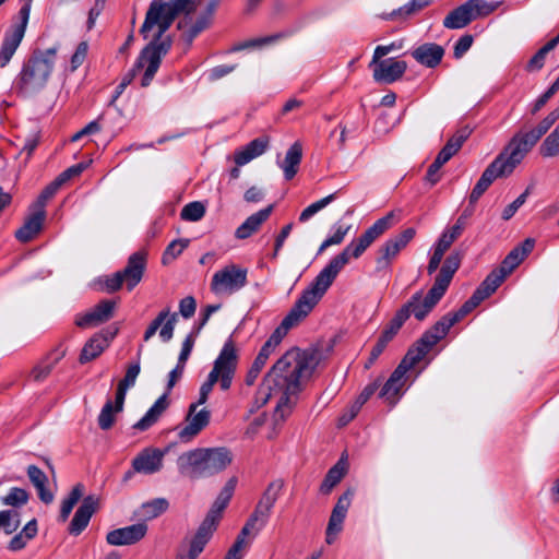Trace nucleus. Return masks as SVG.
Here are the masks:
<instances>
[{"label": "nucleus", "instance_id": "obj_42", "mask_svg": "<svg viewBox=\"0 0 559 559\" xmlns=\"http://www.w3.org/2000/svg\"><path fill=\"white\" fill-rule=\"evenodd\" d=\"M469 8L473 13L474 20L478 17H486L495 12L500 5L503 4V1H491L488 2L486 0H467Z\"/></svg>", "mask_w": 559, "mask_h": 559}, {"label": "nucleus", "instance_id": "obj_59", "mask_svg": "<svg viewBox=\"0 0 559 559\" xmlns=\"http://www.w3.org/2000/svg\"><path fill=\"white\" fill-rule=\"evenodd\" d=\"M177 322V313H169L167 319L162 324L159 336L164 342H168L173 338L175 325Z\"/></svg>", "mask_w": 559, "mask_h": 559}, {"label": "nucleus", "instance_id": "obj_15", "mask_svg": "<svg viewBox=\"0 0 559 559\" xmlns=\"http://www.w3.org/2000/svg\"><path fill=\"white\" fill-rule=\"evenodd\" d=\"M415 235V228L409 227L389 238L378 250L377 270L381 271L390 267L393 260L413 240Z\"/></svg>", "mask_w": 559, "mask_h": 559}, {"label": "nucleus", "instance_id": "obj_60", "mask_svg": "<svg viewBox=\"0 0 559 559\" xmlns=\"http://www.w3.org/2000/svg\"><path fill=\"white\" fill-rule=\"evenodd\" d=\"M527 194L528 190L524 191L511 204L506 206V209L502 212V218L504 221H509L516 213V211L525 203Z\"/></svg>", "mask_w": 559, "mask_h": 559}, {"label": "nucleus", "instance_id": "obj_41", "mask_svg": "<svg viewBox=\"0 0 559 559\" xmlns=\"http://www.w3.org/2000/svg\"><path fill=\"white\" fill-rule=\"evenodd\" d=\"M169 507V503L164 498H156L145 502L140 508V515L146 520H152L163 514Z\"/></svg>", "mask_w": 559, "mask_h": 559}, {"label": "nucleus", "instance_id": "obj_2", "mask_svg": "<svg viewBox=\"0 0 559 559\" xmlns=\"http://www.w3.org/2000/svg\"><path fill=\"white\" fill-rule=\"evenodd\" d=\"M318 364L319 358L312 350H287L265 374L254 396L255 407L260 408L271 397H277L274 419L284 421L293 413L304 381L312 376Z\"/></svg>", "mask_w": 559, "mask_h": 559}, {"label": "nucleus", "instance_id": "obj_57", "mask_svg": "<svg viewBox=\"0 0 559 559\" xmlns=\"http://www.w3.org/2000/svg\"><path fill=\"white\" fill-rule=\"evenodd\" d=\"M448 250L449 249L447 247H442V245L437 241V243L433 247L432 254L429 259V263L427 265V272L429 275L433 274L438 270L444 257V253Z\"/></svg>", "mask_w": 559, "mask_h": 559}, {"label": "nucleus", "instance_id": "obj_30", "mask_svg": "<svg viewBox=\"0 0 559 559\" xmlns=\"http://www.w3.org/2000/svg\"><path fill=\"white\" fill-rule=\"evenodd\" d=\"M444 56L442 46L435 43H426L412 51V57L421 66L436 68Z\"/></svg>", "mask_w": 559, "mask_h": 559}, {"label": "nucleus", "instance_id": "obj_16", "mask_svg": "<svg viewBox=\"0 0 559 559\" xmlns=\"http://www.w3.org/2000/svg\"><path fill=\"white\" fill-rule=\"evenodd\" d=\"M443 337L444 335H441V333L436 332L433 325L428 331H426L423 334V336L407 350L406 355L401 360L399 366L404 367L405 371H409Z\"/></svg>", "mask_w": 559, "mask_h": 559}, {"label": "nucleus", "instance_id": "obj_29", "mask_svg": "<svg viewBox=\"0 0 559 559\" xmlns=\"http://www.w3.org/2000/svg\"><path fill=\"white\" fill-rule=\"evenodd\" d=\"M269 136H259L234 153V160L237 166H245L252 159L261 156L269 147Z\"/></svg>", "mask_w": 559, "mask_h": 559}, {"label": "nucleus", "instance_id": "obj_53", "mask_svg": "<svg viewBox=\"0 0 559 559\" xmlns=\"http://www.w3.org/2000/svg\"><path fill=\"white\" fill-rule=\"evenodd\" d=\"M20 526L19 513L13 510L0 511V530L10 535Z\"/></svg>", "mask_w": 559, "mask_h": 559}, {"label": "nucleus", "instance_id": "obj_45", "mask_svg": "<svg viewBox=\"0 0 559 559\" xmlns=\"http://www.w3.org/2000/svg\"><path fill=\"white\" fill-rule=\"evenodd\" d=\"M407 320L406 311H396L395 316L389 322L386 328L382 331L380 340L390 343L397 334L404 322Z\"/></svg>", "mask_w": 559, "mask_h": 559}, {"label": "nucleus", "instance_id": "obj_1", "mask_svg": "<svg viewBox=\"0 0 559 559\" xmlns=\"http://www.w3.org/2000/svg\"><path fill=\"white\" fill-rule=\"evenodd\" d=\"M394 216V212H390L377 219L361 236L352 240L340 254L335 255L321 270L309 287L302 292L281 325L261 347L252 365L263 369L270 355L280 345L289 329L297 325L312 311L350 258H360L374 240L393 226Z\"/></svg>", "mask_w": 559, "mask_h": 559}, {"label": "nucleus", "instance_id": "obj_64", "mask_svg": "<svg viewBox=\"0 0 559 559\" xmlns=\"http://www.w3.org/2000/svg\"><path fill=\"white\" fill-rule=\"evenodd\" d=\"M197 309V301L192 296L185 297L179 302V312L185 319L193 317Z\"/></svg>", "mask_w": 559, "mask_h": 559}, {"label": "nucleus", "instance_id": "obj_46", "mask_svg": "<svg viewBox=\"0 0 559 559\" xmlns=\"http://www.w3.org/2000/svg\"><path fill=\"white\" fill-rule=\"evenodd\" d=\"M119 412L116 411V401L107 400L98 415V426L102 430L110 429L115 424V416Z\"/></svg>", "mask_w": 559, "mask_h": 559}, {"label": "nucleus", "instance_id": "obj_7", "mask_svg": "<svg viewBox=\"0 0 559 559\" xmlns=\"http://www.w3.org/2000/svg\"><path fill=\"white\" fill-rule=\"evenodd\" d=\"M197 5L198 2L195 0H171L169 2L153 0L148 7L140 33L146 39L148 38V33L154 27H157L154 39L163 41V35L171 26L177 15L182 12L189 14L195 10Z\"/></svg>", "mask_w": 559, "mask_h": 559}, {"label": "nucleus", "instance_id": "obj_14", "mask_svg": "<svg viewBox=\"0 0 559 559\" xmlns=\"http://www.w3.org/2000/svg\"><path fill=\"white\" fill-rule=\"evenodd\" d=\"M559 119V109L549 112L535 128L516 132L510 140V144L525 157L526 154L536 145L544 134Z\"/></svg>", "mask_w": 559, "mask_h": 559}, {"label": "nucleus", "instance_id": "obj_21", "mask_svg": "<svg viewBox=\"0 0 559 559\" xmlns=\"http://www.w3.org/2000/svg\"><path fill=\"white\" fill-rule=\"evenodd\" d=\"M45 219L46 211L31 205L29 214L23 225L15 231V238L23 243L29 242L41 231Z\"/></svg>", "mask_w": 559, "mask_h": 559}, {"label": "nucleus", "instance_id": "obj_10", "mask_svg": "<svg viewBox=\"0 0 559 559\" xmlns=\"http://www.w3.org/2000/svg\"><path fill=\"white\" fill-rule=\"evenodd\" d=\"M524 157L510 143L484 170L479 180L473 188L469 202L476 203L495 179L510 175Z\"/></svg>", "mask_w": 559, "mask_h": 559}, {"label": "nucleus", "instance_id": "obj_13", "mask_svg": "<svg viewBox=\"0 0 559 559\" xmlns=\"http://www.w3.org/2000/svg\"><path fill=\"white\" fill-rule=\"evenodd\" d=\"M185 368V366L177 364L176 367L169 372L166 392L159 396L152 405V407L145 413V415L133 425L135 430L145 431L157 423L162 414L168 408V394L176 385V383L181 379Z\"/></svg>", "mask_w": 559, "mask_h": 559}, {"label": "nucleus", "instance_id": "obj_39", "mask_svg": "<svg viewBox=\"0 0 559 559\" xmlns=\"http://www.w3.org/2000/svg\"><path fill=\"white\" fill-rule=\"evenodd\" d=\"M83 493H84V486H83V484L79 483L72 488L69 496L63 499V501L61 503V508H60V514H59V520L61 522H66L68 520L74 506L83 497Z\"/></svg>", "mask_w": 559, "mask_h": 559}, {"label": "nucleus", "instance_id": "obj_56", "mask_svg": "<svg viewBox=\"0 0 559 559\" xmlns=\"http://www.w3.org/2000/svg\"><path fill=\"white\" fill-rule=\"evenodd\" d=\"M430 3V0H411L404 7H401L396 11L391 13V17L408 16L413 13L426 8Z\"/></svg>", "mask_w": 559, "mask_h": 559}, {"label": "nucleus", "instance_id": "obj_54", "mask_svg": "<svg viewBox=\"0 0 559 559\" xmlns=\"http://www.w3.org/2000/svg\"><path fill=\"white\" fill-rule=\"evenodd\" d=\"M61 187H62L61 181H59V179L56 178L51 183H49L41 191V193L39 194L37 200L32 205L41 211H46L45 207H46L48 200H50Z\"/></svg>", "mask_w": 559, "mask_h": 559}, {"label": "nucleus", "instance_id": "obj_33", "mask_svg": "<svg viewBox=\"0 0 559 559\" xmlns=\"http://www.w3.org/2000/svg\"><path fill=\"white\" fill-rule=\"evenodd\" d=\"M140 370L139 361L131 364L128 367L123 379L119 381L116 392V411L122 412L127 391L135 384Z\"/></svg>", "mask_w": 559, "mask_h": 559}, {"label": "nucleus", "instance_id": "obj_34", "mask_svg": "<svg viewBox=\"0 0 559 559\" xmlns=\"http://www.w3.org/2000/svg\"><path fill=\"white\" fill-rule=\"evenodd\" d=\"M472 130L468 127L459 129L445 143L438 153L437 157L448 163L462 147L464 142L469 138Z\"/></svg>", "mask_w": 559, "mask_h": 559}, {"label": "nucleus", "instance_id": "obj_35", "mask_svg": "<svg viewBox=\"0 0 559 559\" xmlns=\"http://www.w3.org/2000/svg\"><path fill=\"white\" fill-rule=\"evenodd\" d=\"M472 21H474L473 13L466 1L449 12L443 20V26L449 29H459L467 26Z\"/></svg>", "mask_w": 559, "mask_h": 559}, {"label": "nucleus", "instance_id": "obj_4", "mask_svg": "<svg viewBox=\"0 0 559 559\" xmlns=\"http://www.w3.org/2000/svg\"><path fill=\"white\" fill-rule=\"evenodd\" d=\"M461 262V252H451L445 258L427 295L424 297L421 290L415 293L397 311H406L407 319L413 314L418 321H423L445 294Z\"/></svg>", "mask_w": 559, "mask_h": 559}, {"label": "nucleus", "instance_id": "obj_44", "mask_svg": "<svg viewBox=\"0 0 559 559\" xmlns=\"http://www.w3.org/2000/svg\"><path fill=\"white\" fill-rule=\"evenodd\" d=\"M267 521L269 519L264 516V514L259 509L255 508L237 538L242 537L245 540V537L251 532L258 533L261 531L266 525Z\"/></svg>", "mask_w": 559, "mask_h": 559}, {"label": "nucleus", "instance_id": "obj_8", "mask_svg": "<svg viewBox=\"0 0 559 559\" xmlns=\"http://www.w3.org/2000/svg\"><path fill=\"white\" fill-rule=\"evenodd\" d=\"M56 55V47L34 52L24 63L16 80L20 94L27 96L45 87L53 70Z\"/></svg>", "mask_w": 559, "mask_h": 559}, {"label": "nucleus", "instance_id": "obj_52", "mask_svg": "<svg viewBox=\"0 0 559 559\" xmlns=\"http://www.w3.org/2000/svg\"><path fill=\"white\" fill-rule=\"evenodd\" d=\"M205 215V206L199 201L190 202L183 206L180 217L188 222H198Z\"/></svg>", "mask_w": 559, "mask_h": 559}, {"label": "nucleus", "instance_id": "obj_25", "mask_svg": "<svg viewBox=\"0 0 559 559\" xmlns=\"http://www.w3.org/2000/svg\"><path fill=\"white\" fill-rule=\"evenodd\" d=\"M481 297L476 295L475 293L471 296L468 300H466L463 306L453 313H448L444 317H442L438 322L435 324V330L438 333H441V335H447L449 330L460 320H462L466 314H468L472 310H474L480 302Z\"/></svg>", "mask_w": 559, "mask_h": 559}, {"label": "nucleus", "instance_id": "obj_37", "mask_svg": "<svg viewBox=\"0 0 559 559\" xmlns=\"http://www.w3.org/2000/svg\"><path fill=\"white\" fill-rule=\"evenodd\" d=\"M64 356V350L55 349L43 361H40L32 370V377L35 381H43L46 379L59 360Z\"/></svg>", "mask_w": 559, "mask_h": 559}, {"label": "nucleus", "instance_id": "obj_50", "mask_svg": "<svg viewBox=\"0 0 559 559\" xmlns=\"http://www.w3.org/2000/svg\"><path fill=\"white\" fill-rule=\"evenodd\" d=\"M28 492L25 489L13 487L10 489L9 493L1 498V502L4 506L10 507H21L27 503L28 501Z\"/></svg>", "mask_w": 559, "mask_h": 559}, {"label": "nucleus", "instance_id": "obj_58", "mask_svg": "<svg viewBox=\"0 0 559 559\" xmlns=\"http://www.w3.org/2000/svg\"><path fill=\"white\" fill-rule=\"evenodd\" d=\"M88 52L87 41H81L71 57V70L75 71L86 59Z\"/></svg>", "mask_w": 559, "mask_h": 559}, {"label": "nucleus", "instance_id": "obj_63", "mask_svg": "<svg viewBox=\"0 0 559 559\" xmlns=\"http://www.w3.org/2000/svg\"><path fill=\"white\" fill-rule=\"evenodd\" d=\"M105 3H106V0H95L94 1L93 7L88 11V17H87V22H86L87 31H91L94 27L97 17L100 15V13L103 12V10L105 8Z\"/></svg>", "mask_w": 559, "mask_h": 559}, {"label": "nucleus", "instance_id": "obj_38", "mask_svg": "<svg viewBox=\"0 0 559 559\" xmlns=\"http://www.w3.org/2000/svg\"><path fill=\"white\" fill-rule=\"evenodd\" d=\"M506 276L496 269L490 274H488V276L483 281V283L474 293L481 297V300H485L496 292V289L502 284Z\"/></svg>", "mask_w": 559, "mask_h": 559}, {"label": "nucleus", "instance_id": "obj_31", "mask_svg": "<svg viewBox=\"0 0 559 559\" xmlns=\"http://www.w3.org/2000/svg\"><path fill=\"white\" fill-rule=\"evenodd\" d=\"M273 212V205H269L252 215H250L235 231V237L238 239H247L257 233L262 224L267 221Z\"/></svg>", "mask_w": 559, "mask_h": 559}, {"label": "nucleus", "instance_id": "obj_24", "mask_svg": "<svg viewBox=\"0 0 559 559\" xmlns=\"http://www.w3.org/2000/svg\"><path fill=\"white\" fill-rule=\"evenodd\" d=\"M406 373L404 367L397 366L391 373L388 381L380 391V397H383L389 404L395 405L403 395V388L406 383Z\"/></svg>", "mask_w": 559, "mask_h": 559}, {"label": "nucleus", "instance_id": "obj_47", "mask_svg": "<svg viewBox=\"0 0 559 559\" xmlns=\"http://www.w3.org/2000/svg\"><path fill=\"white\" fill-rule=\"evenodd\" d=\"M282 488H283L282 480H274V481L270 483L258 502L273 509V507L275 506V503L280 497Z\"/></svg>", "mask_w": 559, "mask_h": 559}, {"label": "nucleus", "instance_id": "obj_18", "mask_svg": "<svg viewBox=\"0 0 559 559\" xmlns=\"http://www.w3.org/2000/svg\"><path fill=\"white\" fill-rule=\"evenodd\" d=\"M369 68L372 69V76L376 82L391 84L403 76L407 69V64L405 61L389 58L385 60H379L376 63H372L371 61L369 63Z\"/></svg>", "mask_w": 559, "mask_h": 559}, {"label": "nucleus", "instance_id": "obj_22", "mask_svg": "<svg viewBox=\"0 0 559 559\" xmlns=\"http://www.w3.org/2000/svg\"><path fill=\"white\" fill-rule=\"evenodd\" d=\"M146 267V253L136 251L132 253L123 270L119 271L128 290H132L142 280Z\"/></svg>", "mask_w": 559, "mask_h": 559}, {"label": "nucleus", "instance_id": "obj_5", "mask_svg": "<svg viewBox=\"0 0 559 559\" xmlns=\"http://www.w3.org/2000/svg\"><path fill=\"white\" fill-rule=\"evenodd\" d=\"M233 453L224 447L198 448L182 453L177 461L179 472L191 479L211 477L225 471Z\"/></svg>", "mask_w": 559, "mask_h": 559}, {"label": "nucleus", "instance_id": "obj_11", "mask_svg": "<svg viewBox=\"0 0 559 559\" xmlns=\"http://www.w3.org/2000/svg\"><path fill=\"white\" fill-rule=\"evenodd\" d=\"M248 283V270L230 263L216 271L211 280V290L215 295H233Z\"/></svg>", "mask_w": 559, "mask_h": 559}, {"label": "nucleus", "instance_id": "obj_61", "mask_svg": "<svg viewBox=\"0 0 559 559\" xmlns=\"http://www.w3.org/2000/svg\"><path fill=\"white\" fill-rule=\"evenodd\" d=\"M168 316H169L168 309L163 310L158 313V316L151 322V324L146 329V331L144 333V341L147 342L151 337L154 336L156 331L162 326V324L164 323V321L167 319Z\"/></svg>", "mask_w": 559, "mask_h": 559}, {"label": "nucleus", "instance_id": "obj_23", "mask_svg": "<svg viewBox=\"0 0 559 559\" xmlns=\"http://www.w3.org/2000/svg\"><path fill=\"white\" fill-rule=\"evenodd\" d=\"M146 532V524L136 523L110 531L106 536V540L112 546L132 545L141 540L145 536Z\"/></svg>", "mask_w": 559, "mask_h": 559}, {"label": "nucleus", "instance_id": "obj_62", "mask_svg": "<svg viewBox=\"0 0 559 559\" xmlns=\"http://www.w3.org/2000/svg\"><path fill=\"white\" fill-rule=\"evenodd\" d=\"M403 47L402 41H393L390 45L377 46L372 57V63L381 60L384 56L392 51L400 50Z\"/></svg>", "mask_w": 559, "mask_h": 559}, {"label": "nucleus", "instance_id": "obj_6", "mask_svg": "<svg viewBox=\"0 0 559 559\" xmlns=\"http://www.w3.org/2000/svg\"><path fill=\"white\" fill-rule=\"evenodd\" d=\"M238 478L236 476L230 477L217 498L215 499L213 506L207 512L205 519L199 526L195 535L190 542L189 550L187 555H180L178 559H197L198 556L203 551L205 545L211 539L213 532L216 530V526L222 518V513L229 503L235 488L237 486Z\"/></svg>", "mask_w": 559, "mask_h": 559}, {"label": "nucleus", "instance_id": "obj_36", "mask_svg": "<svg viewBox=\"0 0 559 559\" xmlns=\"http://www.w3.org/2000/svg\"><path fill=\"white\" fill-rule=\"evenodd\" d=\"M302 157L301 144L295 142L286 152L284 160L280 164V167L284 171L286 180H290L295 177L298 171L299 164Z\"/></svg>", "mask_w": 559, "mask_h": 559}, {"label": "nucleus", "instance_id": "obj_20", "mask_svg": "<svg viewBox=\"0 0 559 559\" xmlns=\"http://www.w3.org/2000/svg\"><path fill=\"white\" fill-rule=\"evenodd\" d=\"M100 499L95 495L86 496L81 506L74 513L73 519L69 525V532L72 535L81 534L90 523L93 514L98 510Z\"/></svg>", "mask_w": 559, "mask_h": 559}, {"label": "nucleus", "instance_id": "obj_19", "mask_svg": "<svg viewBox=\"0 0 559 559\" xmlns=\"http://www.w3.org/2000/svg\"><path fill=\"white\" fill-rule=\"evenodd\" d=\"M115 308L116 301L108 299L102 300L90 311L78 314L75 317V324L82 329L97 326L112 318Z\"/></svg>", "mask_w": 559, "mask_h": 559}, {"label": "nucleus", "instance_id": "obj_43", "mask_svg": "<svg viewBox=\"0 0 559 559\" xmlns=\"http://www.w3.org/2000/svg\"><path fill=\"white\" fill-rule=\"evenodd\" d=\"M465 225L466 218L465 216L462 215L456 219L455 224L452 227L445 229L441 234L438 242L441 243L442 247H447L449 249L451 245L462 235Z\"/></svg>", "mask_w": 559, "mask_h": 559}, {"label": "nucleus", "instance_id": "obj_28", "mask_svg": "<svg viewBox=\"0 0 559 559\" xmlns=\"http://www.w3.org/2000/svg\"><path fill=\"white\" fill-rule=\"evenodd\" d=\"M534 245V239H525L520 246L509 252L497 270L507 277L532 252Z\"/></svg>", "mask_w": 559, "mask_h": 559}, {"label": "nucleus", "instance_id": "obj_3", "mask_svg": "<svg viewBox=\"0 0 559 559\" xmlns=\"http://www.w3.org/2000/svg\"><path fill=\"white\" fill-rule=\"evenodd\" d=\"M238 366V352L231 338L225 342L222 350L213 364V368L206 381L201 385L199 397L190 404L186 416L187 425L178 431L182 442H189L195 438L209 424L211 413L206 408L198 411V406L206 403L213 386L218 383L223 391L230 389Z\"/></svg>", "mask_w": 559, "mask_h": 559}, {"label": "nucleus", "instance_id": "obj_40", "mask_svg": "<svg viewBox=\"0 0 559 559\" xmlns=\"http://www.w3.org/2000/svg\"><path fill=\"white\" fill-rule=\"evenodd\" d=\"M345 475V465L342 461L337 462L332 468L329 469L325 475L320 491L324 495L331 492V490L342 480Z\"/></svg>", "mask_w": 559, "mask_h": 559}, {"label": "nucleus", "instance_id": "obj_12", "mask_svg": "<svg viewBox=\"0 0 559 559\" xmlns=\"http://www.w3.org/2000/svg\"><path fill=\"white\" fill-rule=\"evenodd\" d=\"M29 17V4L19 11V20L14 21L4 32L0 44V68H5L21 45Z\"/></svg>", "mask_w": 559, "mask_h": 559}, {"label": "nucleus", "instance_id": "obj_32", "mask_svg": "<svg viewBox=\"0 0 559 559\" xmlns=\"http://www.w3.org/2000/svg\"><path fill=\"white\" fill-rule=\"evenodd\" d=\"M26 472L40 501L45 504H50L55 500V493L47 487V475L36 465H29Z\"/></svg>", "mask_w": 559, "mask_h": 559}, {"label": "nucleus", "instance_id": "obj_51", "mask_svg": "<svg viewBox=\"0 0 559 559\" xmlns=\"http://www.w3.org/2000/svg\"><path fill=\"white\" fill-rule=\"evenodd\" d=\"M281 37H282L281 34H276V35H271V36H266V37L245 40V41L234 45L230 48V51L236 52V51H241V50L249 49V48L262 47V46L275 43Z\"/></svg>", "mask_w": 559, "mask_h": 559}, {"label": "nucleus", "instance_id": "obj_27", "mask_svg": "<svg viewBox=\"0 0 559 559\" xmlns=\"http://www.w3.org/2000/svg\"><path fill=\"white\" fill-rule=\"evenodd\" d=\"M115 332H102L93 335L82 348L80 354V362L85 364L97 358L115 337Z\"/></svg>", "mask_w": 559, "mask_h": 559}, {"label": "nucleus", "instance_id": "obj_48", "mask_svg": "<svg viewBox=\"0 0 559 559\" xmlns=\"http://www.w3.org/2000/svg\"><path fill=\"white\" fill-rule=\"evenodd\" d=\"M539 150H540V154L544 157H554V156L559 155V124L544 140Z\"/></svg>", "mask_w": 559, "mask_h": 559}, {"label": "nucleus", "instance_id": "obj_9", "mask_svg": "<svg viewBox=\"0 0 559 559\" xmlns=\"http://www.w3.org/2000/svg\"><path fill=\"white\" fill-rule=\"evenodd\" d=\"M170 46L171 43L169 39L158 41L153 38V40L142 49L133 68L122 76L120 82L126 83L128 86L134 80L138 72L145 69L141 80V86L147 87L160 66L162 58L169 51Z\"/></svg>", "mask_w": 559, "mask_h": 559}, {"label": "nucleus", "instance_id": "obj_26", "mask_svg": "<svg viewBox=\"0 0 559 559\" xmlns=\"http://www.w3.org/2000/svg\"><path fill=\"white\" fill-rule=\"evenodd\" d=\"M163 457V451L158 449H145L134 457L132 467L138 473L147 475L154 474L162 468Z\"/></svg>", "mask_w": 559, "mask_h": 559}, {"label": "nucleus", "instance_id": "obj_49", "mask_svg": "<svg viewBox=\"0 0 559 559\" xmlns=\"http://www.w3.org/2000/svg\"><path fill=\"white\" fill-rule=\"evenodd\" d=\"M336 193H332L326 195L325 198L313 202L312 204L308 205L306 209L302 210V212L299 215V222L306 223L309 221L314 214L326 207L332 201L335 200Z\"/></svg>", "mask_w": 559, "mask_h": 559}, {"label": "nucleus", "instance_id": "obj_55", "mask_svg": "<svg viewBox=\"0 0 559 559\" xmlns=\"http://www.w3.org/2000/svg\"><path fill=\"white\" fill-rule=\"evenodd\" d=\"M188 239H179L171 241L165 252L163 253V263L168 264L173 262L178 255L182 253V251L188 247Z\"/></svg>", "mask_w": 559, "mask_h": 559}, {"label": "nucleus", "instance_id": "obj_17", "mask_svg": "<svg viewBox=\"0 0 559 559\" xmlns=\"http://www.w3.org/2000/svg\"><path fill=\"white\" fill-rule=\"evenodd\" d=\"M353 496L354 491L352 489L346 490L334 506L325 532L326 544H333L336 536L342 532L343 523L350 507Z\"/></svg>", "mask_w": 559, "mask_h": 559}]
</instances>
